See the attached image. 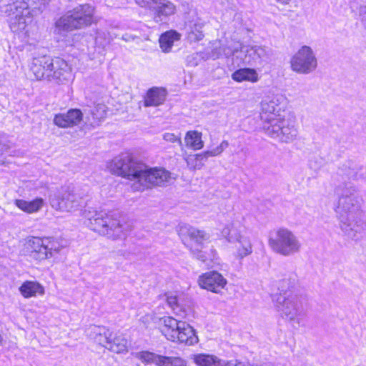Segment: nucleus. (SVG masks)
<instances>
[{
  "label": "nucleus",
  "instance_id": "nucleus-43",
  "mask_svg": "<svg viewBox=\"0 0 366 366\" xmlns=\"http://www.w3.org/2000/svg\"><path fill=\"white\" fill-rule=\"evenodd\" d=\"M25 2L26 6H34V8H40V6L45 5L49 0H22Z\"/></svg>",
  "mask_w": 366,
  "mask_h": 366
},
{
  "label": "nucleus",
  "instance_id": "nucleus-14",
  "mask_svg": "<svg viewBox=\"0 0 366 366\" xmlns=\"http://www.w3.org/2000/svg\"><path fill=\"white\" fill-rule=\"evenodd\" d=\"M49 74L51 76L47 79L48 81L56 84H62L70 76V69L64 59L61 58H50Z\"/></svg>",
  "mask_w": 366,
  "mask_h": 366
},
{
  "label": "nucleus",
  "instance_id": "nucleus-18",
  "mask_svg": "<svg viewBox=\"0 0 366 366\" xmlns=\"http://www.w3.org/2000/svg\"><path fill=\"white\" fill-rule=\"evenodd\" d=\"M51 56L43 55L34 57L29 65L30 71L33 74L36 80H46L50 75L49 65Z\"/></svg>",
  "mask_w": 366,
  "mask_h": 366
},
{
  "label": "nucleus",
  "instance_id": "nucleus-31",
  "mask_svg": "<svg viewBox=\"0 0 366 366\" xmlns=\"http://www.w3.org/2000/svg\"><path fill=\"white\" fill-rule=\"evenodd\" d=\"M21 294L25 298L34 297L36 295H44V289L43 286L35 281H26L19 287Z\"/></svg>",
  "mask_w": 366,
  "mask_h": 366
},
{
  "label": "nucleus",
  "instance_id": "nucleus-34",
  "mask_svg": "<svg viewBox=\"0 0 366 366\" xmlns=\"http://www.w3.org/2000/svg\"><path fill=\"white\" fill-rule=\"evenodd\" d=\"M232 78L238 82L244 81L256 82L258 81V74L254 69L243 68L234 71L232 75Z\"/></svg>",
  "mask_w": 366,
  "mask_h": 366
},
{
  "label": "nucleus",
  "instance_id": "nucleus-42",
  "mask_svg": "<svg viewBox=\"0 0 366 366\" xmlns=\"http://www.w3.org/2000/svg\"><path fill=\"white\" fill-rule=\"evenodd\" d=\"M46 247L49 251V257L52 256L53 252H59L60 251V247L57 246V243L55 241L46 238Z\"/></svg>",
  "mask_w": 366,
  "mask_h": 366
},
{
  "label": "nucleus",
  "instance_id": "nucleus-23",
  "mask_svg": "<svg viewBox=\"0 0 366 366\" xmlns=\"http://www.w3.org/2000/svg\"><path fill=\"white\" fill-rule=\"evenodd\" d=\"M178 233L183 242L187 241V238H189L190 241L196 244L197 246L201 245L202 242L208 238L204 231L188 224L181 225L179 228ZM184 244H187L186 242H184Z\"/></svg>",
  "mask_w": 366,
  "mask_h": 366
},
{
  "label": "nucleus",
  "instance_id": "nucleus-7",
  "mask_svg": "<svg viewBox=\"0 0 366 366\" xmlns=\"http://www.w3.org/2000/svg\"><path fill=\"white\" fill-rule=\"evenodd\" d=\"M272 300L282 318L294 320L302 312L303 303L306 299L301 295L280 292L273 295Z\"/></svg>",
  "mask_w": 366,
  "mask_h": 366
},
{
  "label": "nucleus",
  "instance_id": "nucleus-22",
  "mask_svg": "<svg viewBox=\"0 0 366 366\" xmlns=\"http://www.w3.org/2000/svg\"><path fill=\"white\" fill-rule=\"evenodd\" d=\"M149 10L154 14V21L160 22L167 16L174 14L176 11V6L168 0H156Z\"/></svg>",
  "mask_w": 366,
  "mask_h": 366
},
{
  "label": "nucleus",
  "instance_id": "nucleus-11",
  "mask_svg": "<svg viewBox=\"0 0 366 366\" xmlns=\"http://www.w3.org/2000/svg\"><path fill=\"white\" fill-rule=\"evenodd\" d=\"M290 66L292 71L307 74L316 69L317 60L310 46H302L291 58Z\"/></svg>",
  "mask_w": 366,
  "mask_h": 366
},
{
  "label": "nucleus",
  "instance_id": "nucleus-12",
  "mask_svg": "<svg viewBox=\"0 0 366 366\" xmlns=\"http://www.w3.org/2000/svg\"><path fill=\"white\" fill-rule=\"evenodd\" d=\"M284 100V97L281 94H274L267 97L261 103L260 114L261 119L264 124H269L278 119L280 117H284L282 112L281 103Z\"/></svg>",
  "mask_w": 366,
  "mask_h": 366
},
{
  "label": "nucleus",
  "instance_id": "nucleus-44",
  "mask_svg": "<svg viewBox=\"0 0 366 366\" xmlns=\"http://www.w3.org/2000/svg\"><path fill=\"white\" fill-rule=\"evenodd\" d=\"M156 0H135V2L141 7L149 9L155 3Z\"/></svg>",
  "mask_w": 366,
  "mask_h": 366
},
{
  "label": "nucleus",
  "instance_id": "nucleus-3",
  "mask_svg": "<svg viewBox=\"0 0 366 366\" xmlns=\"http://www.w3.org/2000/svg\"><path fill=\"white\" fill-rule=\"evenodd\" d=\"M84 214L88 221L87 225L92 230L112 239L125 237L126 224H122L112 214L92 208L85 210Z\"/></svg>",
  "mask_w": 366,
  "mask_h": 366
},
{
  "label": "nucleus",
  "instance_id": "nucleus-45",
  "mask_svg": "<svg viewBox=\"0 0 366 366\" xmlns=\"http://www.w3.org/2000/svg\"><path fill=\"white\" fill-rule=\"evenodd\" d=\"M356 180L366 181V164H361V169L358 171V174Z\"/></svg>",
  "mask_w": 366,
  "mask_h": 366
},
{
  "label": "nucleus",
  "instance_id": "nucleus-50",
  "mask_svg": "<svg viewBox=\"0 0 366 366\" xmlns=\"http://www.w3.org/2000/svg\"><path fill=\"white\" fill-rule=\"evenodd\" d=\"M171 320H177L176 319L173 318V317H170Z\"/></svg>",
  "mask_w": 366,
  "mask_h": 366
},
{
  "label": "nucleus",
  "instance_id": "nucleus-25",
  "mask_svg": "<svg viewBox=\"0 0 366 366\" xmlns=\"http://www.w3.org/2000/svg\"><path fill=\"white\" fill-rule=\"evenodd\" d=\"M167 90L164 88L152 87L149 89L144 98L145 107H157L166 100Z\"/></svg>",
  "mask_w": 366,
  "mask_h": 366
},
{
  "label": "nucleus",
  "instance_id": "nucleus-26",
  "mask_svg": "<svg viewBox=\"0 0 366 366\" xmlns=\"http://www.w3.org/2000/svg\"><path fill=\"white\" fill-rule=\"evenodd\" d=\"M361 169V162L357 159H349L345 161L338 169V174L346 176L348 179L356 180L358 171Z\"/></svg>",
  "mask_w": 366,
  "mask_h": 366
},
{
  "label": "nucleus",
  "instance_id": "nucleus-46",
  "mask_svg": "<svg viewBox=\"0 0 366 366\" xmlns=\"http://www.w3.org/2000/svg\"><path fill=\"white\" fill-rule=\"evenodd\" d=\"M359 14L361 17V21L366 29V6H360Z\"/></svg>",
  "mask_w": 366,
  "mask_h": 366
},
{
  "label": "nucleus",
  "instance_id": "nucleus-9",
  "mask_svg": "<svg viewBox=\"0 0 366 366\" xmlns=\"http://www.w3.org/2000/svg\"><path fill=\"white\" fill-rule=\"evenodd\" d=\"M173 324H165L161 329L162 333L167 340L193 345L198 342L195 331L187 322H169Z\"/></svg>",
  "mask_w": 366,
  "mask_h": 366
},
{
  "label": "nucleus",
  "instance_id": "nucleus-35",
  "mask_svg": "<svg viewBox=\"0 0 366 366\" xmlns=\"http://www.w3.org/2000/svg\"><path fill=\"white\" fill-rule=\"evenodd\" d=\"M184 142L187 147L194 150H198L204 147V142L202 140V133L197 131H189L184 138Z\"/></svg>",
  "mask_w": 366,
  "mask_h": 366
},
{
  "label": "nucleus",
  "instance_id": "nucleus-8",
  "mask_svg": "<svg viewBox=\"0 0 366 366\" xmlns=\"http://www.w3.org/2000/svg\"><path fill=\"white\" fill-rule=\"evenodd\" d=\"M263 129L270 137L285 143L292 142L298 136L295 122L285 116L278 117L277 120L269 124H264Z\"/></svg>",
  "mask_w": 366,
  "mask_h": 366
},
{
  "label": "nucleus",
  "instance_id": "nucleus-47",
  "mask_svg": "<svg viewBox=\"0 0 366 366\" xmlns=\"http://www.w3.org/2000/svg\"><path fill=\"white\" fill-rule=\"evenodd\" d=\"M2 134H0V156L6 152L9 149V147L2 142Z\"/></svg>",
  "mask_w": 366,
  "mask_h": 366
},
{
  "label": "nucleus",
  "instance_id": "nucleus-2",
  "mask_svg": "<svg viewBox=\"0 0 366 366\" xmlns=\"http://www.w3.org/2000/svg\"><path fill=\"white\" fill-rule=\"evenodd\" d=\"M129 166V172H127L125 178L135 181L132 185L134 190L141 191L153 186H164L171 179V173L169 171L164 168L149 167L132 154Z\"/></svg>",
  "mask_w": 366,
  "mask_h": 366
},
{
  "label": "nucleus",
  "instance_id": "nucleus-1",
  "mask_svg": "<svg viewBox=\"0 0 366 366\" xmlns=\"http://www.w3.org/2000/svg\"><path fill=\"white\" fill-rule=\"evenodd\" d=\"M337 213L340 228L348 239L358 241L366 229L361 201L353 184L345 185L340 193Z\"/></svg>",
  "mask_w": 366,
  "mask_h": 366
},
{
  "label": "nucleus",
  "instance_id": "nucleus-4",
  "mask_svg": "<svg viewBox=\"0 0 366 366\" xmlns=\"http://www.w3.org/2000/svg\"><path fill=\"white\" fill-rule=\"evenodd\" d=\"M95 9L89 4H79L66 11L55 22L59 34L81 29L94 23Z\"/></svg>",
  "mask_w": 366,
  "mask_h": 366
},
{
  "label": "nucleus",
  "instance_id": "nucleus-5",
  "mask_svg": "<svg viewBox=\"0 0 366 366\" xmlns=\"http://www.w3.org/2000/svg\"><path fill=\"white\" fill-rule=\"evenodd\" d=\"M87 334L97 343L113 352L124 353L128 350V340L119 332H114L104 327L93 325L88 329Z\"/></svg>",
  "mask_w": 366,
  "mask_h": 366
},
{
  "label": "nucleus",
  "instance_id": "nucleus-15",
  "mask_svg": "<svg viewBox=\"0 0 366 366\" xmlns=\"http://www.w3.org/2000/svg\"><path fill=\"white\" fill-rule=\"evenodd\" d=\"M228 146L229 143L227 141H222L219 146L211 150H207L194 155L187 156L185 158V161L190 169H200L204 166V160H207L210 157H215L221 154Z\"/></svg>",
  "mask_w": 366,
  "mask_h": 366
},
{
  "label": "nucleus",
  "instance_id": "nucleus-17",
  "mask_svg": "<svg viewBox=\"0 0 366 366\" xmlns=\"http://www.w3.org/2000/svg\"><path fill=\"white\" fill-rule=\"evenodd\" d=\"M84 121V114L79 109H70L65 113L56 114L54 123L61 128L73 127Z\"/></svg>",
  "mask_w": 366,
  "mask_h": 366
},
{
  "label": "nucleus",
  "instance_id": "nucleus-10",
  "mask_svg": "<svg viewBox=\"0 0 366 366\" xmlns=\"http://www.w3.org/2000/svg\"><path fill=\"white\" fill-rule=\"evenodd\" d=\"M50 204L61 212H74L83 206L84 201L80 195L73 190L62 189L50 196Z\"/></svg>",
  "mask_w": 366,
  "mask_h": 366
},
{
  "label": "nucleus",
  "instance_id": "nucleus-20",
  "mask_svg": "<svg viewBox=\"0 0 366 366\" xmlns=\"http://www.w3.org/2000/svg\"><path fill=\"white\" fill-rule=\"evenodd\" d=\"M229 241H237L239 245H237V252L235 257L237 259H243L244 257L252 253V244L249 237L236 234L234 231L229 230L228 232Z\"/></svg>",
  "mask_w": 366,
  "mask_h": 366
},
{
  "label": "nucleus",
  "instance_id": "nucleus-39",
  "mask_svg": "<svg viewBox=\"0 0 366 366\" xmlns=\"http://www.w3.org/2000/svg\"><path fill=\"white\" fill-rule=\"evenodd\" d=\"M325 159L320 156L315 155L310 159V167L314 170L320 169L325 164Z\"/></svg>",
  "mask_w": 366,
  "mask_h": 366
},
{
  "label": "nucleus",
  "instance_id": "nucleus-51",
  "mask_svg": "<svg viewBox=\"0 0 366 366\" xmlns=\"http://www.w3.org/2000/svg\"><path fill=\"white\" fill-rule=\"evenodd\" d=\"M163 319H164V317H160L159 320H162Z\"/></svg>",
  "mask_w": 366,
  "mask_h": 366
},
{
  "label": "nucleus",
  "instance_id": "nucleus-19",
  "mask_svg": "<svg viewBox=\"0 0 366 366\" xmlns=\"http://www.w3.org/2000/svg\"><path fill=\"white\" fill-rule=\"evenodd\" d=\"M26 249L33 259L41 261L49 258L46 239L35 237L30 238L26 242Z\"/></svg>",
  "mask_w": 366,
  "mask_h": 366
},
{
  "label": "nucleus",
  "instance_id": "nucleus-28",
  "mask_svg": "<svg viewBox=\"0 0 366 366\" xmlns=\"http://www.w3.org/2000/svg\"><path fill=\"white\" fill-rule=\"evenodd\" d=\"M247 55L251 60H248V64H261L262 61L269 59L271 55V50L268 47L254 46L247 49Z\"/></svg>",
  "mask_w": 366,
  "mask_h": 366
},
{
  "label": "nucleus",
  "instance_id": "nucleus-27",
  "mask_svg": "<svg viewBox=\"0 0 366 366\" xmlns=\"http://www.w3.org/2000/svg\"><path fill=\"white\" fill-rule=\"evenodd\" d=\"M25 2L22 0H1L0 11L5 16H10L13 14L23 13L24 9H27Z\"/></svg>",
  "mask_w": 366,
  "mask_h": 366
},
{
  "label": "nucleus",
  "instance_id": "nucleus-41",
  "mask_svg": "<svg viewBox=\"0 0 366 366\" xmlns=\"http://www.w3.org/2000/svg\"><path fill=\"white\" fill-rule=\"evenodd\" d=\"M163 139L169 142H177L180 147H182V142L180 136L175 135L173 133H165L163 135Z\"/></svg>",
  "mask_w": 366,
  "mask_h": 366
},
{
  "label": "nucleus",
  "instance_id": "nucleus-33",
  "mask_svg": "<svg viewBox=\"0 0 366 366\" xmlns=\"http://www.w3.org/2000/svg\"><path fill=\"white\" fill-rule=\"evenodd\" d=\"M44 201L42 198H36L32 201L16 199V206L26 213H34L39 211L44 206Z\"/></svg>",
  "mask_w": 366,
  "mask_h": 366
},
{
  "label": "nucleus",
  "instance_id": "nucleus-13",
  "mask_svg": "<svg viewBox=\"0 0 366 366\" xmlns=\"http://www.w3.org/2000/svg\"><path fill=\"white\" fill-rule=\"evenodd\" d=\"M136 357L144 363L156 366H187V362L182 357L164 356L149 351L139 352Z\"/></svg>",
  "mask_w": 366,
  "mask_h": 366
},
{
  "label": "nucleus",
  "instance_id": "nucleus-24",
  "mask_svg": "<svg viewBox=\"0 0 366 366\" xmlns=\"http://www.w3.org/2000/svg\"><path fill=\"white\" fill-rule=\"evenodd\" d=\"M131 161L132 154L122 153L112 159L109 168L112 173L125 178L127 172H129Z\"/></svg>",
  "mask_w": 366,
  "mask_h": 366
},
{
  "label": "nucleus",
  "instance_id": "nucleus-6",
  "mask_svg": "<svg viewBox=\"0 0 366 366\" xmlns=\"http://www.w3.org/2000/svg\"><path fill=\"white\" fill-rule=\"evenodd\" d=\"M272 250L283 257H290L299 253L302 243L297 236L286 228H280L268 241Z\"/></svg>",
  "mask_w": 366,
  "mask_h": 366
},
{
  "label": "nucleus",
  "instance_id": "nucleus-30",
  "mask_svg": "<svg viewBox=\"0 0 366 366\" xmlns=\"http://www.w3.org/2000/svg\"><path fill=\"white\" fill-rule=\"evenodd\" d=\"M277 277L278 290L284 293H287V290L293 288L298 281L297 274L292 271L285 272L279 271Z\"/></svg>",
  "mask_w": 366,
  "mask_h": 366
},
{
  "label": "nucleus",
  "instance_id": "nucleus-40",
  "mask_svg": "<svg viewBox=\"0 0 366 366\" xmlns=\"http://www.w3.org/2000/svg\"><path fill=\"white\" fill-rule=\"evenodd\" d=\"M187 247H189V249L192 254L199 260L205 262L207 259V256L204 252H202L198 247H195L192 244H187Z\"/></svg>",
  "mask_w": 366,
  "mask_h": 366
},
{
  "label": "nucleus",
  "instance_id": "nucleus-37",
  "mask_svg": "<svg viewBox=\"0 0 366 366\" xmlns=\"http://www.w3.org/2000/svg\"><path fill=\"white\" fill-rule=\"evenodd\" d=\"M204 26V24L201 21H197L194 23L191 27L187 34V39L190 42H197L201 41L204 34L203 33L202 29Z\"/></svg>",
  "mask_w": 366,
  "mask_h": 366
},
{
  "label": "nucleus",
  "instance_id": "nucleus-48",
  "mask_svg": "<svg viewBox=\"0 0 366 366\" xmlns=\"http://www.w3.org/2000/svg\"><path fill=\"white\" fill-rule=\"evenodd\" d=\"M122 39L127 41H129L130 39H131V36H127V35H125V36H123Z\"/></svg>",
  "mask_w": 366,
  "mask_h": 366
},
{
  "label": "nucleus",
  "instance_id": "nucleus-21",
  "mask_svg": "<svg viewBox=\"0 0 366 366\" xmlns=\"http://www.w3.org/2000/svg\"><path fill=\"white\" fill-rule=\"evenodd\" d=\"M29 14V11L27 8L24 9L23 13L16 14L14 18H11L9 24L11 30L14 33H24L28 36L29 28L32 23V18Z\"/></svg>",
  "mask_w": 366,
  "mask_h": 366
},
{
  "label": "nucleus",
  "instance_id": "nucleus-49",
  "mask_svg": "<svg viewBox=\"0 0 366 366\" xmlns=\"http://www.w3.org/2000/svg\"><path fill=\"white\" fill-rule=\"evenodd\" d=\"M278 1L282 3V4H287L290 0H277Z\"/></svg>",
  "mask_w": 366,
  "mask_h": 366
},
{
  "label": "nucleus",
  "instance_id": "nucleus-38",
  "mask_svg": "<svg viewBox=\"0 0 366 366\" xmlns=\"http://www.w3.org/2000/svg\"><path fill=\"white\" fill-rule=\"evenodd\" d=\"M166 300L167 305L174 311L177 315L184 311L182 310V307L178 303V300L177 295L172 293L166 294Z\"/></svg>",
  "mask_w": 366,
  "mask_h": 366
},
{
  "label": "nucleus",
  "instance_id": "nucleus-29",
  "mask_svg": "<svg viewBox=\"0 0 366 366\" xmlns=\"http://www.w3.org/2000/svg\"><path fill=\"white\" fill-rule=\"evenodd\" d=\"M106 106L103 104H97L84 119V124L88 128H94L99 125V122L106 116Z\"/></svg>",
  "mask_w": 366,
  "mask_h": 366
},
{
  "label": "nucleus",
  "instance_id": "nucleus-32",
  "mask_svg": "<svg viewBox=\"0 0 366 366\" xmlns=\"http://www.w3.org/2000/svg\"><path fill=\"white\" fill-rule=\"evenodd\" d=\"M181 34L174 30L162 34L159 38V45L162 51L168 53L171 51L174 41H179Z\"/></svg>",
  "mask_w": 366,
  "mask_h": 366
},
{
  "label": "nucleus",
  "instance_id": "nucleus-36",
  "mask_svg": "<svg viewBox=\"0 0 366 366\" xmlns=\"http://www.w3.org/2000/svg\"><path fill=\"white\" fill-rule=\"evenodd\" d=\"M194 362L197 366H219L220 360L212 355L197 354L193 357Z\"/></svg>",
  "mask_w": 366,
  "mask_h": 366
},
{
  "label": "nucleus",
  "instance_id": "nucleus-16",
  "mask_svg": "<svg viewBox=\"0 0 366 366\" xmlns=\"http://www.w3.org/2000/svg\"><path fill=\"white\" fill-rule=\"evenodd\" d=\"M198 283L202 288L219 293L226 285L227 280L220 273L211 271L199 276Z\"/></svg>",
  "mask_w": 366,
  "mask_h": 366
}]
</instances>
